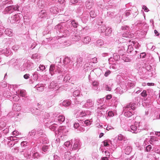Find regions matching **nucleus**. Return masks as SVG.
<instances>
[{"label": "nucleus", "mask_w": 160, "mask_h": 160, "mask_svg": "<svg viewBox=\"0 0 160 160\" xmlns=\"http://www.w3.org/2000/svg\"><path fill=\"white\" fill-rule=\"evenodd\" d=\"M20 7L18 5H12L7 6L3 11V14H5L8 13L11 14L15 11H19Z\"/></svg>", "instance_id": "18"}, {"label": "nucleus", "mask_w": 160, "mask_h": 160, "mask_svg": "<svg viewBox=\"0 0 160 160\" xmlns=\"http://www.w3.org/2000/svg\"><path fill=\"white\" fill-rule=\"evenodd\" d=\"M69 40L62 41L60 38L56 39L54 37L51 40L50 45L52 47L56 48H59L63 46H68L70 45Z\"/></svg>", "instance_id": "8"}, {"label": "nucleus", "mask_w": 160, "mask_h": 160, "mask_svg": "<svg viewBox=\"0 0 160 160\" xmlns=\"http://www.w3.org/2000/svg\"><path fill=\"white\" fill-rule=\"evenodd\" d=\"M66 24L69 26L68 28L69 29L73 32L71 33V34H74L75 32H77V29H79L80 27V25L79 24L78 22L74 19H70L69 22H68Z\"/></svg>", "instance_id": "12"}, {"label": "nucleus", "mask_w": 160, "mask_h": 160, "mask_svg": "<svg viewBox=\"0 0 160 160\" xmlns=\"http://www.w3.org/2000/svg\"><path fill=\"white\" fill-rule=\"evenodd\" d=\"M135 68L138 71V73L141 79L145 80L152 77H154L155 72L147 71L143 67L141 66V63L138 62L136 63Z\"/></svg>", "instance_id": "5"}, {"label": "nucleus", "mask_w": 160, "mask_h": 160, "mask_svg": "<svg viewBox=\"0 0 160 160\" xmlns=\"http://www.w3.org/2000/svg\"><path fill=\"white\" fill-rule=\"evenodd\" d=\"M84 105L85 108H91V109H92V108L93 107V102L92 99H88L85 102Z\"/></svg>", "instance_id": "59"}, {"label": "nucleus", "mask_w": 160, "mask_h": 160, "mask_svg": "<svg viewBox=\"0 0 160 160\" xmlns=\"http://www.w3.org/2000/svg\"><path fill=\"white\" fill-rule=\"evenodd\" d=\"M128 142L126 143H124L120 147L122 148V150H123L125 152V154L127 155H129L132 151V147L129 145L128 144Z\"/></svg>", "instance_id": "24"}, {"label": "nucleus", "mask_w": 160, "mask_h": 160, "mask_svg": "<svg viewBox=\"0 0 160 160\" xmlns=\"http://www.w3.org/2000/svg\"><path fill=\"white\" fill-rule=\"evenodd\" d=\"M154 94L155 92L152 89H148L147 90H143L140 94L141 96L143 97L144 98H147L148 97L151 98H153L151 102V104L155 97Z\"/></svg>", "instance_id": "14"}, {"label": "nucleus", "mask_w": 160, "mask_h": 160, "mask_svg": "<svg viewBox=\"0 0 160 160\" xmlns=\"http://www.w3.org/2000/svg\"><path fill=\"white\" fill-rule=\"evenodd\" d=\"M143 146H144V151L145 152H150L152 149V147L150 144L148 142V139H146L144 142Z\"/></svg>", "instance_id": "35"}, {"label": "nucleus", "mask_w": 160, "mask_h": 160, "mask_svg": "<svg viewBox=\"0 0 160 160\" xmlns=\"http://www.w3.org/2000/svg\"><path fill=\"white\" fill-rule=\"evenodd\" d=\"M31 142L28 141H22L20 143L22 148L21 151L32 149V147L33 145H32Z\"/></svg>", "instance_id": "26"}, {"label": "nucleus", "mask_w": 160, "mask_h": 160, "mask_svg": "<svg viewBox=\"0 0 160 160\" xmlns=\"http://www.w3.org/2000/svg\"><path fill=\"white\" fill-rule=\"evenodd\" d=\"M24 139L31 142L32 145H34L37 140L43 144H48L49 142L46 134L43 130L40 128L38 129L37 130L34 129L29 132L27 137Z\"/></svg>", "instance_id": "1"}, {"label": "nucleus", "mask_w": 160, "mask_h": 160, "mask_svg": "<svg viewBox=\"0 0 160 160\" xmlns=\"http://www.w3.org/2000/svg\"><path fill=\"white\" fill-rule=\"evenodd\" d=\"M78 121L80 122V124L83 126L89 125L91 124L92 123L91 121L89 119H87L85 120H78Z\"/></svg>", "instance_id": "54"}, {"label": "nucleus", "mask_w": 160, "mask_h": 160, "mask_svg": "<svg viewBox=\"0 0 160 160\" xmlns=\"http://www.w3.org/2000/svg\"><path fill=\"white\" fill-rule=\"evenodd\" d=\"M59 88V86L56 81H52L48 86V88L50 91H57Z\"/></svg>", "instance_id": "31"}, {"label": "nucleus", "mask_w": 160, "mask_h": 160, "mask_svg": "<svg viewBox=\"0 0 160 160\" xmlns=\"http://www.w3.org/2000/svg\"><path fill=\"white\" fill-rule=\"evenodd\" d=\"M130 16L131 17V14L130 13V12L129 11V10H126L125 12L123 13L122 14L121 17V16L119 14H118L117 15V17H118L120 19L118 21L117 20V22H120L122 21V19H123V21H125L127 20V19L128 18H129L128 17Z\"/></svg>", "instance_id": "25"}, {"label": "nucleus", "mask_w": 160, "mask_h": 160, "mask_svg": "<svg viewBox=\"0 0 160 160\" xmlns=\"http://www.w3.org/2000/svg\"><path fill=\"white\" fill-rule=\"evenodd\" d=\"M47 66L43 64H40L39 65L38 67L37 68V71L39 73L44 72H46V68L47 67Z\"/></svg>", "instance_id": "58"}, {"label": "nucleus", "mask_w": 160, "mask_h": 160, "mask_svg": "<svg viewBox=\"0 0 160 160\" xmlns=\"http://www.w3.org/2000/svg\"><path fill=\"white\" fill-rule=\"evenodd\" d=\"M85 101H81L80 98H74V103L76 104H79L81 106L80 107L85 108Z\"/></svg>", "instance_id": "55"}, {"label": "nucleus", "mask_w": 160, "mask_h": 160, "mask_svg": "<svg viewBox=\"0 0 160 160\" xmlns=\"http://www.w3.org/2000/svg\"><path fill=\"white\" fill-rule=\"evenodd\" d=\"M116 111L112 110H107L106 112V118H111L113 117L116 114Z\"/></svg>", "instance_id": "50"}, {"label": "nucleus", "mask_w": 160, "mask_h": 160, "mask_svg": "<svg viewBox=\"0 0 160 160\" xmlns=\"http://www.w3.org/2000/svg\"><path fill=\"white\" fill-rule=\"evenodd\" d=\"M92 65H90V63L89 62L85 63L82 67L83 70L87 73L88 70L90 71L92 69Z\"/></svg>", "instance_id": "52"}, {"label": "nucleus", "mask_w": 160, "mask_h": 160, "mask_svg": "<svg viewBox=\"0 0 160 160\" xmlns=\"http://www.w3.org/2000/svg\"><path fill=\"white\" fill-rule=\"evenodd\" d=\"M65 116L62 114L59 115L58 117L54 118V122H59L60 124H62L64 122L65 120Z\"/></svg>", "instance_id": "39"}, {"label": "nucleus", "mask_w": 160, "mask_h": 160, "mask_svg": "<svg viewBox=\"0 0 160 160\" xmlns=\"http://www.w3.org/2000/svg\"><path fill=\"white\" fill-rule=\"evenodd\" d=\"M20 138L14 136H11L7 138L8 140H10L7 142L8 146L10 148L13 147L16 143H18V140L19 139L18 138Z\"/></svg>", "instance_id": "20"}, {"label": "nucleus", "mask_w": 160, "mask_h": 160, "mask_svg": "<svg viewBox=\"0 0 160 160\" xmlns=\"http://www.w3.org/2000/svg\"><path fill=\"white\" fill-rule=\"evenodd\" d=\"M74 117L77 120H82V118L89 115V112L88 111L81 110L78 109H75L74 111Z\"/></svg>", "instance_id": "13"}, {"label": "nucleus", "mask_w": 160, "mask_h": 160, "mask_svg": "<svg viewBox=\"0 0 160 160\" xmlns=\"http://www.w3.org/2000/svg\"><path fill=\"white\" fill-rule=\"evenodd\" d=\"M38 18L42 19H47L48 18V13L46 10L43 9L39 12L38 14Z\"/></svg>", "instance_id": "40"}, {"label": "nucleus", "mask_w": 160, "mask_h": 160, "mask_svg": "<svg viewBox=\"0 0 160 160\" xmlns=\"http://www.w3.org/2000/svg\"><path fill=\"white\" fill-rule=\"evenodd\" d=\"M153 98L148 97L147 98H143V100L138 97H136L133 99V102L128 104L129 106L136 109L138 106H139L141 104L145 108H149L151 104V102Z\"/></svg>", "instance_id": "4"}, {"label": "nucleus", "mask_w": 160, "mask_h": 160, "mask_svg": "<svg viewBox=\"0 0 160 160\" xmlns=\"http://www.w3.org/2000/svg\"><path fill=\"white\" fill-rule=\"evenodd\" d=\"M32 149H29L27 150H24V151H20V154L23 155L27 160H32Z\"/></svg>", "instance_id": "22"}, {"label": "nucleus", "mask_w": 160, "mask_h": 160, "mask_svg": "<svg viewBox=\"0 0 160 160\" xmlns=\"http://www.w3.org/2000/svg\"><path fill=\"white\" fill-rule=\"evenodd\" d=\"M50 145H44L41 148V151L42 153H47L49 151Z\"/></svg>", "instance_id": "63"}, {"label": "nucleus", "mask_w": 160, "mask_h": 160, "mask_svg": "<svg viewBox=\"0 0 160 160\" xmlns=\"http://www.w3.org/2000/svg\"><path fill=\"white\" fill-rule=\"evenodd\" d=\"M61 61V59L57 58L56 59V63L51 64L50 66L49 75L51 76V78L63 82L64 76L61 74L63 71L62 69Z\"/></svg>", "instance_id": "2"}, {"label": "nucleus", "mask_w": 160, "mask_h": 160, "mask_svg": "<svg viewBox=\"0 0 160 160\" xmlns=\"http://www.w3.org/2000/svg\"><path fill=\"white\" fill-rule=\"evenodd\" d=\"M51 114L50 113H47L46 112L44 113V118L43 119L44 122L45 124V122H48V121H51V118H52L51 116Z\"/></svg>", "instance_id": "62"}, {"label": "nucleus", "mask_w": 160, "mask_h": 160, "mask_svg": "<svg viewBox=\"0 0 160 160\" xmlns=\"http://www.w3.org/2000/svg\"><path fill=\"white\" fill-rule=\"evenodd\" d=\"M0 53L4 54L6 56L8 57L11 56L12 54V52L10 48H7L0 51Z\"/></svg>", "instance_id": "36"}, {"label": "nucleus", "mask_w": 160, "mask_h": 160, "mask_svg": "<svg viewBox=\"0 0 160 160\" xmlns=\"http://www.w3.org/2000/svg\"><path fill=\"white\" fill-rule=\"evenodd\" d=\"M60 9L57 6L52 7L50 8L49 11L51 14L54 16L56 15L59 12Z\"/></svg>", "instance_id": "38"}, {"label": "nucleus", "mask_w": 160, "mask_h": 160, "mask_svg": "<svg viewBox=\"0 0 160 160\" xmlns=\"http://www.w3.org/2000/svg\"><path fill=\"white\" fill-rule=\"evenodd\" d=\"M138 58H139L145 59L147 58L148 59H152V55L149 53H146L145 52H141L139 54L138 53Z\"/></svg>", "instance_id": "33"}, {"label": "nucleus", "mask_w": 160, "mask_h": 160, "mask_svg": "<svg viewBox=\"0 0 160 160\" xmlns=\"http://www.w3.org/2000/svg\"><path fill=\"white\" fill-rule=\"evenodd\" d=\"M42 74L37 71H35L32 73V75L31 76V78L29 79L30 84H34L35 82L40 81L42 77Z\"/></svg>", "instance_id": "17"}, {"label": "nucleus", "mask_w": 160, "mask_h": 160, "mask_svg": "<svg viewBox=\"0 0 160 160\" xmlns=\"http://www.w3.org/2000/svg\"><path fill=\"white\" fill-rule=\"evenodd\" d=\"M154 135L157 136L158 138L155 136H151L150 138L148 139V142L151 144L153 145H158L159 144L158 139H160V131L155 132Z\"/></svg>", "instance_id": "15"}, {"label": "nucleus", "mask_w": 160, "mask_h": 160, "mask_svg": "<svg viewBox=\"0 0 160 160\" xmlns=\"http://www.w3.org/2000/svg\"><path fill=\"white\" fill-rule=\"evenodd\" d=\"M119 101V100L117 98L114 97L112 99L110 105L114 108H116L118 103Z\"/></svg>", "instance_id": "57"}, {"label": "nucleus", "mask_w": 160, "mask_h": 160, "mask_svg": "<svg viewBox=\"0 0 160 160\" xmlns=\"http://www.w3.org/2000/svg\"><path fill=\"white\" fill-rule=\"evenodd\" d=\"M141 66L143 67V68L146 69L147 71L150 72H153V68L152 66L149 63H144L143 64L141 63Z\"/></svg>", "instance_id": "49"}, {"label": "nucleus", "mask_w": 160, "mask_h": 160, "mask_svg": "<svg viewBox=\"0 0 160 160\" xmlns=\"http://www.w3.org/2000/svg\"><path fill=\"white\" fill-rule=\"evenodd\" d=\"M137 123H138V122L135 121L133 124L131 125L130 127L128 128V131L134 133L140 132V130H139L138 125H137Z\"/></svg>", "instance_id": "23"}, {"label": "nucleus", "mask_w": 160, "mask_h": 160, "mask_svg": "<svg viewBox=\"0 0 160 160\" xmlns=\"http://www.w3.org/2000/svg\"><path fill=\"white\" fill-rule=\"evenodd\" d=\"M135 109L132 108V107L127 105L126 107L123 108V113L124 116L128 118H131L130 120H133L136 115Z\"/></svg>", "instance_id": "10"}, {"label": "nucleus", "mask_w": 160, "mask_h": 160, "mask_svg": "<svg viewBox=\"0 0 160 160\" xmlns=\"http://www.w3.org/2000/svg\"><path fill=\"white\" fill-rule=\"evenodd\" d=\"M45 126L46 127L48 128L52 131L56 133V132L57 131L56 130V129L58 127V125L57 124L53 123L52 121L49 120L45 122Z\"/></svg>", "instance_id": "21"}, {"label": "nucleus", "mask_w": 160, "mask_h": 160, "mask_svg": "<svg viewBox=\"0 0 160 160\" xmlns=\"http://www.w3.org/2000/svg\"><path fill=\"white\" fill-rule=\"evenodd\" d=\"M113 84L109 81L108 82H106L103 84V87L106 91H110L111 90Z\"/></svg>", "instance_id": "51"}, {"label": "nucleus", "mask_w": 160, "mask_h": 160, "mask_svg": "<svg viewBox=\"0 0 160 160\" xmlns=\"http://www.w3.org/2000/svg\"><path fill=\"white\" fill-rule=\"evenodd\" d=\"M0 156H2V158L5 157L6 160H13V158L11 154L6 153L5 152H0Z\"/></svg>", "instance_id": "44"}, {"label": "nucleus", "mask_w": 160, "mask_h": 160, "mask_svg": "<svg viewBox=\"0 0 160 160\" xmlns=\"http://www.w3.org/2000/svg\"><path fill=\"white\" fill-rule=\"evenodd\" d=\"M73 95L74 97L75 98H80L79 97H80L81 96H82V95L81 93V89H79L74 91L73 93Z\"/></svg>", "instance_id": "64"}, {"label": "nucleus", "mask_w": 160, "mask_h": 160, "mask_svg": "<svg viewBox=\"0 0 160 160\" xmlns=\"http://www.w3.org/2000/svg\"><path fill=\"white\" fill-rule=\"evenodd\" d=\"M136 83L135 81L128 80L127 84H126V89H127V91H128L130 89L133 88L135 86Z\"/></svg>", "instance_id": "37"}, {"label": "nucleus", "mask_w": 160, "mask_h": 160, "mask_svg": "<svg viewBox=\"0 0 160 160\" xmlns=\"http://www.w3.org/2000/svg\"><path fill=\"white\" fill-rule=\"evenodd\" d=\"M72 103V101L71 100L67 99L63 101L61 100L59 102V105L61 107H70Z\"/></svg>", "instance_id": "34"}, {"label": "nucleus", "mask_w": 160, "mask_h": 160, "mask_svg": "<svg viewBox=\"0 0 160 160\" xmlns=\"http://www.w3.org/2000/svg\"><path fill=\"white\" fill-rule=\"evenodd\" d=\"M131 30L123 31L122 34V37L127 38H131L133 36V34L131 32Z\"/></svg>", "instance_id": "60"}, {"label": "nucleus", "mask_w": 160, "mask_h": 160, "mask_svg": "<svg viewBox=\"0 0 160 160\" xmlns=\"http://www.w3.org/2000/svg\"><path fill=\"white\" fill-rule=\"evenodd\" d=\"M23 16L22 14L18 13L9 18L10 23L14 26L21 28L23 26Z\"/></svg>", "instance_id": "7"}, {"label": "nucleus", "mask_w": 160, "mask_h": 160, "mask_svg": "<svg viewBox=\"0 0 160 160\" xmlns=\"http://www.w3.org/2000/svg\"><path fill=\"white\" fill-rule=\"evenodd\" d=\"M132 59L133 58L132 57L127 55L125 54L121 56V59L124 62H130Z\"/></svg>", "instance_id": "53"}, {"label": "nucleus", "mask_w": 160, "mask_h": 160, "mask_svg": "<svg viewBox=\"0 0 160 160\" xmlns=\"http://www.w3.org/2000/svg\"><path fill=\"white\" fill-rule=\"evenodd\" d=\"M83 61V58L82 57H79L76 58V60H74V62L73 64V67L74 66H76L78 64L79 66H80L81 65L82 66V63L83 62V64L84 63V62Z\"/></svg>", "instance_id": "43"}, {"label": "nucleus", "mask_w": 160, "mask_h": 160, "mask_svg": "<svg viewBox=\"0 0 160 160\" xmlns=\"http://www.w3.org/2000/svg\"><path fill=\"white\" fill-rule=\"evenodd\" d=\"M85 1L82 0H70L69 4L71 5H78L81 2H84Z\"/></svg>", "instance_id": "61"}, {"label": "nucleus", "mask_w": 160, "mask_h": 160, "mask_svg": "<svg viewBox=\"0 0 160 160\" xmlns=\"http://www.w3.org/2000/svg\"><path fill=\"white\" fill-rule=\"evenodd\" d=\"M126 49L127 47H125L124 45L122 46L121 47L119 46L118 47L117 49V53L119 55L123 56L125 54L124 53L125 52Z\"/></svg>", "instance_id": "41"}, {"label": "nucleus", "mask_w": 160, "mask_h": 160, "mask_svg": "<svg viewBox=\"0 0 160 160\" xmlns=\"http://www.w3.org/2000/svg\"><path fill=\"white\" fill-rule=\"evenodd\" d=\"M62 60L61 58H60ZM62 60H61V62H62L61 67L62 69H65V68H67L69 67V68L72 67V66H73V63L74 59L73 58H72V59H71L70 58L68 57H65L63 59V63L62 64Z\"/></svg>", "instance_id": "11"}, {"label": "nucleus", "mask_w": 160, "mask_h": 160, "mask_svg": "<svg viewBox=\"0 0 160 160\" xmlns=\"http://www.w3.org/2000/svg\"><path fill=\"white\" fill-rule=\"evenodd\" d=\"M92 71L89 74H88V78L89 80V82L91 83L92 87L93 89L94 90H97L98 88L99 83L97 81L93 80V79L91 78L90 74Z\"/></svg>", "instance_id": "27"}, {"label": "nucleus", "mask_w": 160, "mask_h": 160, "mask_svg": "<svg viewBox=\"0 0 160 160\" xmlns=\"http://www.w3.org/2000/svg\"><path fill=\"white\" fill-rule=\"evenodd\" d=\"M72 150H78L81 147L82 143L78 138H75L74 140L72 139Z\"/></svg>", "instance_id": "19"}, {"label": "nucleus", "mask_w": 160, "mask_h": 160, "mask_svg": "<svg viewBox=\"0 0 160 160\" xmlns=\"http://www.w3.org/2000/svg\"><path fill=\"white\" fill-rule=\"evenodd\" d=\"M117 139L118 140V143L119 144L118 146L120 147L121 146L122 144H123L128 142V140L126 137L122 134H119L118 135Z\"/></svg>", "instance_id": "29"}, {"label": "nucleus", "mask_w": 160, "mask_h": 160, "mask_svg": "<svg viewBox=\"0 0 160 160\" xmlns=\"http://www.w3.org/2000/svg\"><path fill=\"white\" fill-rule=\"evenodd\" d=\"M69 26L64 22L59 23L55 26L54 28V32H56L57 37H55L56 39H61L70 35L71 33L73 32L70 30L68 28Z\"/></svg>", "instance_id": "3"}, {"label": "nucleus", "mask_w": 160, "mask_h": 160, "mask_svg": "<svg viewBox=\"0 0 160 160\" xmlns=\"http://www.w3.org/2000/svg\"><path fill=\"white\" fill-rule=\"evenodd\" d=\"M41 157V155L38 152L32 151L31 157L32 159L31 160H37Z\"/></svg>", "instance_id": "56"}, {"label": "nucleus", "mask_w": 160, "mask_h": 160, "mask_svg": "<svg viewBox=\"0 0 160 160\" xmlns=\"http://www.w3.org/2000/svg\"><path fill=\"white\" fill-rule=\"evenodd\" d=\"M94 3L92 0H88L85 2V5L86 8L90 10L93 7Z\"/></svg>", "instance_id": "45"}, {"label": "nucleus", "mask_w": 160, "mask_h": 160, "mask_svg": "<svg viewBox=\"0 0 160 160\" xmlns=\"http://www.w3.org/2000/svg\"><path fill=\"white\" fill-rule=\"evenodd\" d=\"M80 18L83 23H87L90 19L89 12H85L80 17Z\"/></svg>", "instance_id": "30"}, {"label": "nucleus", "mask_w": 160, "mask_h": 160, "mask_svg": "<svg viewBox=\"0 0 160 160\" xmlns=\"http://www.w3.org/2000/svg\"><path fill=\"white\" fill-rule=\"evenodd\" d=\"M132 43L131 45L128 46L126 51L129 54L136 55L141 51V44L136 40H132Z\"/></svg>", "instance_id": "6"}, {"label": "nucleus", "mask_w": 160, "mask_h": 160, "mask_svg": "<svg viewBox=\"0 0 160 160\" xmlns=\"http://www.w3.org/2000/svg\"><path fill=\"white\" fill-rule=\"evenodd\" d=\"M119 85L120 87H117L114 90L115 93L117 94H119L120 95L122 94L124 92L127 91V89H126V85L122 84Z\"/></svg>", "instance_id": "28"}, {"label": "nucleus", "mask_w": 160, "mask_h": 160, "mask_svg": "<svg viewBox=\"0 0 160 160\" xmlns=\"http://www.w3.org/2000/svg\"><path fill=\"white\" fill-rule=\"evenodd\" d=\"M30 111L32 113L36 116H39L41 115L42 111L40 110L37 108H30Z\"/></svg>", "instance_id": "47"}, {"label": "nucleus", "mask_w": 160, "mask_h": 160, "mask_svg": "<svg viewBox=\"0 0 160 160\" xmlns=\"http://www.w3.org/2000/svg\"><path fill=\"white\" fill-rule=\"evenodd\" d=\"M52 29V27L50 26H48L42 32L43 38H45L42 41V43L43 44H50L51 40L53 38L50 37L51 33V31Z\"/></svg>", "instance_id": "9"}, {"label": "nucleus", "mask_w": 160, "mask_h": 160, "mask_svg": "<svg viewBox=\"0 0 160 160\" xmlns=\"http://www.w3.org/2000/svg\"><path fill=\"white\" fill-rule=\"evenodd\" d=\"M31 58L33 59L34 61L38 63L39 62L41 59L40 55L38 53L33 54L32 55L31 57Z\"/></svg>", "instance_id": "48"}, {"label": "nucleus", "mask_w": 160, "mask_h": 160, "mask_svg": "<svg viewBox=\"0 0 160 160\" xmlns=\"http://www.w3.org/2000/svg\"><path fill=\"white\" fill-rule=\"evenodd\" d=\"M34 68L33 63L29 60H28L23 63L21 68V70L22 71L25 70L29 71L33 69Z\"/></svg>", "instance_id": "16"}, {"label": "nucleus", "mask_w": 160, "mask_h": 160, "mask_svg": "<svg viewBox=\"0 0 160 160\" xmlns=\"http://www.w3.org/2000/svg\"><path fill=\"white\" fill-rule=\"evenodd\" d=\"M58 135H67L68 131L65 126H61L59 127L57 131Z\"/></svg>", "instance_id": "32"}, {"label": "nucleus", "mask_w": 160, "mask_h": 160, "mask_svg": "<svg viewBox=\"0 0 160 160\" xmlns=\"http://www.w3.org/2000/svg\"><path fill=\"white\" fill-rule=\"evenodd\" d=\"M108 61L110 64H111L112 65H113L110 66V68H112L115 69H116V68L114 66H116L117 63V61L115 59V58L113 57H111L108 58Z\"/></svg>", "instance_id": "42"}, {"label": "nucleus", "mask_w": 160, "mask_h": 160, "mask_svg": "<svg viewBox=\"0 0 160 160\" xmlns=\"http://www.w3.org/2000/svg\"><path fill=\"white\" fill-rule=\"evenodd\" d=\"M89 29V27L86 26L82 27L80 25V27L79 29H77V32L78 34L86 33L87 32V31Z\"/></svg>", "instance_id": "46"}]
</instances>
